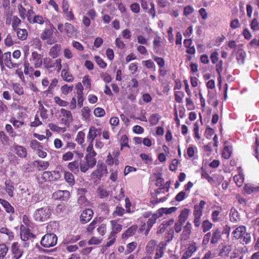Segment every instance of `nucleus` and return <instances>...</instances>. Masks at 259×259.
<instances>
[{
    "label": "nucleus",
    "instance_id": "obj_1",
    "mask_svg": "<svg viewBox=\"0 0 259 259\" xmlns=\"http://www.w3.org/2000/svg\"><path fill=\"white\" fill-rule=\"evenodd\" d=\"M233 239L238 240L242 244H247L251 241V235L247 232L246 227L241 225L232 232Z\"/></svg>",
    "mask_w": 259,
    "mask_h": 259
},
{
    "label": "nucleus",
    "instance_id": "obj_2",
    "mask_svg": "<svg viewBox=\"0 0 259 259\" xmlns=\"http://www.w3.org/2000/svg\"><path fill=\"white\" fill-rule=\"evenodd\" d=\"M43 65L49 73H52L54 71L59 72L62 68V60L61 58L53 60L52 58L46 57L44 59Z\"/></svg>",
    "mask_w": 259,
    "mask_h": 259
},
{
    "label": "nucleus",
    "instance_id": "obj_3",
    "mask_svg": "<svg viewBox=\"0 0 259 259\" xmlns=\"http://www.w3.org/2000/svg\"><path fill=\"white\" fill-rule=\"evenodd\" d=\"M221 230L217 228L212 231V234L210 232H208L204 235L202 243L203 245H206L210 242L212 244H216L221 239Z\"/></svg>",
    "mask_w": 259,
    "mask_h": 259
},
{
    "label": "nucleus",
    "instance_id": "obj_4",
    "mask_svg": "<svg viewBox=\"0 0 259 259\" xmlns=\"http://www.w3.org/2000/svg\"><path fill=\"white\" fill-rule=\"evenodd\" d=\"M206 202L204 200H201L199 203L194 205L193 211L194 216L193 223L195 227L199 228L201 225V217L203 215V211Z\"/></svg>",
    "mask_w": 259,
    "mask_h": 259
},
{
    "label": "nucleus",
    "instance_id": "obj_5",
    "mask_svg": "<svg viewBox=\"0 0 259 259\" xmlns=\"http://www.w3.org/2000/svg\"><path fill=\"white\" fill-rule=\"evenodd\" d=\"M51 214V207L49 206H46L37 209L33 214V218L36 221L43 222L49 219Z\"/></svg>",
    "mask_w": 259,
    "mask_h": 259
},
{
    "label": "nucleus",
    "instance_id": "obj_6",
    "mask_svg": "<svg viewBox=\"0 0 259 259\" xmlns=\"http://www.w3.org/2000/svg\"><path fill=\"white\" fill-rule=\"evenodd\" d=\"M57 27L60 33L66 35L69 38L76 37L77 35V29L71 23L68 22L64 24L59 23Z\"/></svg>",
    "mask_w": 259,
    "mask_h": 259
},
{
    "label": "nucleus",
    "instance_id": "obj_7",
    "mask_svg": "<svg viewBox=\"0 0 259 259\" xmlns=\"http://www.w3.org/2000/svg\"><path fill=\"white\" fill-rule=\"evenodd\" d=\"M108 173L106 165L103 162H98L96 169L91 174V179L94 183L99 181L105 174Z\"/></svg>",
    "mask_w": 259,
    "mask_h": 259
},
{
    "label": "nucleus",
    "instance_id": "obj_8",
    "mask_svg": "<svg viewBox=\"0 0 259 259\" xmlns=\"http://www.w3.org/2000/svg\"><path fill=\"white\" fill-rule=\"evenodd\" d=\"M58 237L54 233H47L41 239L40 245L45 248H50L55 246L57 243Z\"/></svg>",
    "mask_w": 259,
    "mask_h": 259
},
{
    "label": "nucleus",
    "instance_id": "obj_9",
    "mask_svg": "<svg viewBox=\"0 0 259 259\" xmlns=\"http://www.w3.org/2000/svg\"><path fill=\"white\" fill-rule=\"evenodd\" d=\"M0 60V66L2 69L4 68L5 65L8 68L12 69L18 68L20 63H13L11 60V54L10 52L5 53Z\"/></svg>",
    "mask_w": 259,
    "mask_h": 259
},
{
    "label": "nucleus",
    "instance_id": "obj_10",
    "mask_svg": "<svg viewBox=\"0 0 259 259\" xmlns=\"http://www.w3.org/2000/svg\"><path fill=\"white\" fill-rule=\"evenodd\" d=\"M102 133L101 128H97L95 126L90 127L87 135V141L89 142L88 147H93V142L98 136H100Z\"/></svg>",
    "mask_w": 259,
    "mask_h": 259
},
{
    "label": "nucleus",
    "instance_id": "obj_11",
    "mask_svg": "<svg viewBox=\"0 0 259 259\" xmlns=\"http://www.w3.org/2000/svg\"><path fill=\"white\" fill-rule=\"evenodd\" d=\"M198 246L195 242H192L186 247L181 259H189L197 250Z\"/></svg>",
    "mask_w": 259,
    "mask_h": 259
},
{
    "label": "nucleus",
    "instance_id": "obj_12",
    "mask_svg": "<svg viewBox=\"0 0 259 259\" xmlns=\"http://www.w3.org/2000/svg\"><path fill=\"white\" fill-rule=\"evenodd\" d=\"M87 153L85 156V159L90 166L93 168L96 165L97 163L95 158L97 153L94 150V147L90 148L89 147H87Z\"/></svg>",
    "mask_w": 259,
    "mask_h": 259
},
{
    "label": "nucleus",
    "instance_id": "obj_13",
    "mask_svg": "<svg viewBox=\"0 0 259 259\" xmlns=\"http://www.w3.org/2000/svg\"><path fill=\"white\" fill-rule=\"evenodd\" d=\"M61 173L58 170L45 171L41 176V178L45 181H54L60 179Z\"/></svg>",
    "mask_w": 259,
    "mask_h": 259
},
{
    "label": "nucleus",
    "instance_id": "obj_14",
    "mask_svg": "<svg viewBox=\"0 0 259 259\" xmlns=\"http://www.w3.org/2000/svg\"><path fill=\"white\" fill-rule=\"evenodd\" d=\"M60 113L61 123L68 127L70 125V123L73 120V117L71 111L62 108L60 110Z\"/></svg>",
    "mask_w": 259,
    "mask_h": 259
},
{
    "label": "nucleus",
    "instance_id": "obj_15",
    "mask_svg": "<svg viewBox=\"0 0 259 259\" xmlns=\"http://www.w3.org/2000/svg\"><path fill=\"white\" fill-rule=\"evenodd\" d=\"M12 150L20 158H25L27 156V149L23 146L14 143L12 147Z\"/></svg>",
    "mask_w": 259,
    "mask_h": 259
},
{
    "label": "nucleus",
    "instance_id": "obj_16",
    "mask_svg": "<svg viewBox=\"0 0 259 259\" xmlns=\"http://www.w3.org/2000/svg\"><path fill=\"white\" fill-rule=\"evenodd\" d=\"M11 251L13 258L14 259L20 258L24 252L21 245L17 242H15L12 243Z\"/></svg>",
    "mask_w": 259,
    "mask_h": 259
},
{
    "label": "nucleus",
    "instance_id": "obj_17",
    "mask_svg": "<svg viewBox=\"0 0 259 259\" xmlns=\"http://www.w3.org/2000/svg\"><path fill=\"white\" fill-rule=\"evenodd\" d=\"M43 61L42 55L38 54L36 51L31 53L30 61L33 64L35 68L41 67L42 65Z\"/></svg>",
    "mask_w": 259,
    "mask_h": 259
},
{
    "label": "nucleus",
    "instance_id": "obj_18",
    "mask_svg": "<svg viewBox=\"0 0 259 259\" xmlns=\"http://www.w3.org/2000/svg\"><path fill=\"white\" fill-rule=\"evenodd\" d=\"M94 212L92 209L88 208L83 210L79 217V221L81 224L88 223L93 218Z\"/></svg>",
    "mask_w": 259,
    "mask_h": 259
},
{
    "label": "nucleus",
    "instance_id": "obj_19",
    "mask_svg": "<svg viewBox=\"0 0 259 259\" xmlns=\"http://www.w3.org/2000/svg\"><path fill=\"white\" fill-rule=\"evenodd\" d=\"M212 208H215L213 210L211 214V219L213 223H217L222 221L221 212L223 208L221 206H213Z\"/></svg>",
    "mask_w": 259,
    "mask_h": 259
},
{
    "label": "nucleus",
    "instance_id": "obj_20",
    "mask_svg": "<svg viewBox=\"0 0 259 259\" xmlns=\"http://www.w3.org/2000/svg\"><path fill=\"white\" fill-rule=\"evenodd\" d=\"M70 195V192L67 190H58L53 193V197L55 200L65 201L69 198Z\"/></svg>",
    "mask_w": 259,
    "mask_h": 259
},
{
    "label": "nucleus",
    "instance_id": "obj_21",
    "mask_svg": "<svg viewBox=\"0 0 259 259\" xmlns=\"http://www.w3.org/2000/svg\"><path fill=\"white\" fill-rule=\"evenodd\" d=\"M192 233V225L190 222H187L186 225L183 227V230L181 235L182 240H188Z\"/></svg>",
    "mask_w": 259,
    "mask_h": 259
},
{
    "label": "nucleus",
    "instance_id": "obj_22",
    "mask_svg": "<svg viewBox=\"0 0 259 259\" xmlns=\"http://www.w3.org/2000/svg\"><path fill=\"white\" fill-rule=\"evenodd\" d=\"M160 217V216H159V213L157 212L156 213L152 214L151 216L149 218L146 223V229L145 233L147 234L148 233L153 225L156 223L157 219Z\"/></svg>",
    "mask_w": 259,
    "mask_h": 259
},
{
    "label": "nucleus",
    "instance_id": "obj_23",
    "mask_svg": "<svg viewBox=\"0 0 259 259\" xmlns=\"http://www.w3.org/2000/svg\"><path fill=\"white\" fill-rule=\"evenodd\" d=\"M138 227L137 225H134L130 227L122 234L123 239H127L128 238L133 236L136 233Z\"/></svg>",
    "mask_w": 259,
    "mask_h": 259
},
{
    "label": "nucleus",
    "instance_id": "obj_24",
    "mask_svg": "<svg viewBox=\"0 0 259 259\" xmlns=\"http://www.w3.org/2000/svg\"><path fill=\"white\" fill-rule=\"evenodd\" d=\"M229 218L230 221L233 223H237L241 220L240 214L235 207L230 209Z\"/></svg>",
    "mask_w": 259,
    "mask_h": 259
},
{
    "label": "nucleus",
    "instance_id": "obj_25",
    "mask_svg": "<svg viewBox=\"0 0 259 259\" xmlns=\"http://www.w3.org/2000/svg\"><path fill=\"white\" fill-rule=\"evenodd\" d=\"M159 246L157 244V241L155 240H151L147 243L145 251L147 254L150 255L154 253L157 247Z\"/></svg>",
    "mask_w": 259,
    "mask_h": 259
},
{
    "label": "nucleus",
    "instance_id": "obj_26",
    "mask_svg": "<svg viewBox=\"0 0 259 259\" xmlns=\"http://www.w3.org/2000/svg\"><path fill=\"white\" fill-rule=\"evenodd\" d=\"M120 219L113 220L110 221L111 232L116 234L120 232L122 229V226L119 222Z\"/></svg>",
    "mask_w": 259,
    "mask_h": 259
},
{
    "label": "nucleus",
    "instance_id": "obj_27",
    "mask_svg": "<svg viewBox=\"0 0 259 259\" xmlns=\"http://www.w3.org/2000/svg\"><path fill=\"white\" fill-rule=\"evenodd\" d=\"M61 50L62 46L60 44H55L50 49L49 55L53 58H56L60 55Z\"/></svg>",
    "mask_w": 259,
    "mask_h": 259
},
{
    "label": "nucleus",
    "instance_id": "obj_28",
    "mask_svg": "<svg viewBox=\"0 0 259 259\" xmlns=\"http://www.w3.org/2000/svg\"><path fill=\"white\" fill-rule=\"evenodd\" d=\"M14 189L13 183L11 180H6L5 182V190L11 198L14 197Z\"/></svg>",
    "mask_w": 259,
    "mask_h": 259
},
{
    "label": "nucleus",
    "instance_id": "obj_29",
    "mask_svg": "<svg viewBox=\"0 0 259 259\" xmlns=\"http://www.w3.org/2000/svg\"><path fill=\"white\" fill-rule=\"evenodd\" d=\"M20 230L21 238L23 241H27L32 235V233H30V229L25 227L23 225L21 226Z\"/></svg>",
    "mask_w": 259,
    "mask_h": 259
},
{
    "label": "nucleus",
    "instance_id": "obj_30",
    "mask_svg": "<svg viewBox=\"0 0 259 259\" xmlns=\"http://www.w3.org/2000/svg\"><path fill=\"white\" fill-rule=\"evenodd\" d=\"M33 165L38 170L40 171L47 169L50 165V163L48 161L37 160L34 161Z\"/></svg>",
    "mask_w": 259,
    "mask_h": 259
},
{
    "label": "nucleus",
    "instance_id": "obj_31",
    "mask_svg": "<svg viewBox=\"0 0 259 259\" xmlns=\"http://www.w3.org/2000/svg\"><path fill=\"white\" fill-rule=\"evenodd\" d=\"M61 75L62 79L66 82H71L74 80V77L69 72L68 68L62 70Z\"/></svg>",
    "mask_w": 259,
    "mask_h": 259
},
{
    "label": "nucleus",
    "instance_id": "obj_32",
    "mask_svg": "<svg viewBox=\"0 0 259 259\" xmlns=\"http://www.w3.org/2000/svg\"><path fill=\"white\" fill-rule=\"evenodd\" d=\"M56 211L58 214L63 217L68 213L69 207L64 204H59L56 206Z\"/></svg>",
    "mask_w": 259,
    "mask_h": 259
},
{
    "label": "nucleus",
    "instance_id": "obj_33",
    "mask_svg": "<svg viewBox=\"0 0 259 259\" xmlns=\"http://www.w3.org/2000/svg\"><path fill=\"white\" fill-rule=\"evenodd\" d=\"M79 160H75L72 162H70L67 164V168L71 172L76 174L79 171Z\"/></svg>",
    "mask_w": 259,
    "mask_h": 259
},
{
    "label": "nucleus",
    "instance_id": "obj_34",
    "mask_svg": "<svg viewBox=\"0 0 259 259\" xmlns=\"http://www.w3.org/2000/svg\"><path fill=\"white\" fill-rule=\"evenodd\" d=\"M64 177L66 182L68 183L69 185L73 186L75 184V181L74 177L72 174V172L69 171L64 170Z\"/></svg>",
    "mask_w": 259,
    "mask_h": 259
},
{
    "label": "nucleus",
    "instance_id": "obj_35",
    "mask_svg": "<svg viewBox=\"0 0 259 259\" xmlns=\"http://www.w3.org/2000/svg\"><path fill=\"white\" fill-rule=\"evenodd\" d=\"M0 204H1L4 207L7 212L12 213H14V208L8 201L0 198Z\"/></svg>",
    "mask_w": 259,
    "mask_h": 259
},
{
    "label": "nucleus",
    "instance_id": "obj_36",
    "mask_svg": "<svg viewBox=\"0 0 259 259\" xmlns=\"http://www.w3.org/2000/svg\"><path fill=\"white\" fill-rule=\"evenodd\" d=\"M9 121L10 123L13 124L15 129H18L24 125V122L23 120L17 119L14 116H11Z\"/></svg>",
    "mask_w": 259,
    "mask_h": 259
},
{
    "label": "nucleus",
    "instance_id": "obj_37",
    "mask_svg": "<svg viewBox=\"0 0 259 259\" xmlns=\"http://www.w3.org/2000/svg\"><path fill=\"white\" fill-rule=\"evenodd\" d=\"M189 213H190V210L189 209H188V208L183 209V210H181L180 214H179V215L178 217V221L184 224L185 222L188 219Z\"/></svg>",
    "mask_w": 259,
    "mask_h": 259
},
{
    "label": "nucleus",
    "instance_id": "obj_38",
    "mask_svg": "<svg viewBox=\"0 0 259 259\" xmlns=\"http://www.w3.org/2000/svg\"><path fill=\"white\" fill-rule=\"evenodd\" d=\"M97 218H95L90 224H89L85 229V232L88 235H93V232L97 227Z\"/></svg>",
    "mask_w": 259,
    "mask_h": 259
},
{
    "label": "nucleus",
    "instance_id": "obj_39",
    "mask_svg": "<svg viewBox=\"0 0 259 259\" xmlns=\"http://www.w3.org/2000/svg\"><path fill=\"white\" fill-rule=\"evenodd\" d=\"M58 83V79L57 78H54L51 80V83L49 84L48 89L44 92L46 94H52L53 93L54 88Z\"/></svg>",
    "mask_w": 259,
    "mask_h": 259
},
{
    "label": "nucleus",
    "instance_id": "obj_40",
    "mask_svg": "<svg viewBox=\"0 0 259 259\" xmlns=\"http://www.w3.org/2000/svg\"><path fill=\"white\" fill-rule=\"evenodd\" d=\"M245 52L242 49L238 50L236 55V59L237 60L238 64H243L245 62Z\"/></svg>",
    "mask_w": 259,
    "mask_h": 259
},
{
    "label": "nucleus",
    "instance_id": "obj_41",
    "mask_svg": "<svg viewBox=\"0 0 259 259\" xmlns=\"http://www.w3.org/2000/svg\"><path fill=\"white\" fill-rule=\"evenodd\" d=\"M85 133L83 131H79L77 133L75 141L82 147H84L85 146L84 143Z\"/></svg>",
    "mask_w": 259,
    "mask_h": 259
},
{
    "label": "nucleus",
    "instance_id": "obj_42",
    "mask_svg": "<svg viewBox=\"0 0 259 259\" xmlns=\"http://www.w3.org/2000/svg\"><path fill=\"white\" fill-rule=\"evenodd\" d=\"M201 224V229L203 233H207L213 227V224L208 220H204Z\"/></svg>",
    "mask_w": 259,
    "mask_h": 259
},
{
    "label": "nucleus",
    "instance_id": "obj_43",
    "mask_svg": "<svg viewBox=\"0 0 259 259\" xmlns=\"http://www.w3.org/2000/svg\"><path fill=\"white\" fill-rule=\"evenodd\" d=\"M53 32L54 30L52 29H45L41 33L40 38L44 40L51 38Z\"/></svg>",
    "mask_w": 259,
    "mask_h": 259
},
{
    "label": "nucleus",
    "instance_id": "obj_44",
    "mask_svg": "<svg viewBox=\"0 0 259 259\" xmlns=\"http://www.w3.org/2000/svg\"><path fill=\"white\" fill-rule=\"evenodd\" d=\"M177 208L176 207L173 206L170 208H161L158 210V212L159 213V216L161 217L162 215L165 213L166 214H170L174 212H175L177 210Z\"/></svg>",
    "mask_w": 259,
    "mask_h": 259
},
{
    "label": "nucleus",
    "instance_id": "obj_45",
    "mask_svg": "<svg viewBox=\"0 0 259 259\" xmlns=\"http://www.w3.org/2000/svg\"><path fill=\"white\" fill-rule=\"evenodd\" d=\"M244 192L247 194H250L253 192L259 191V187H254L249 184H245L243 189Z\"/></svg>",
    "mask_w": 259,
    "mask_h": 259
},
{
    "label": "nucleus",
    "instance_id": "obj_46",
    "mask_svg": "<svg viewBox=\"0 0 259 259\" xmlns=\"http://www.w3.org/2000/svg\"><path fill=\"white\" fill-rule=\"evenodd\" d=\"M12 88L14 92L19 96H21L24 94V90L22 86L19 83H13L12 85Z\"/></svg>",
    "mask_w": 259,
    "mask_h": 259
},
{
    "label": "nucleus",
    "instance_id": "obj_47",
    "mask_svg": "<svg viewBox=\"0 0 259 259\" xmlns=\"http://www.w3.org/2000/svg\"><path fill=\"white\" fill-rule=\"evenodd\" d=\"M15 31L17 32V35L19 39L24 40L27 38L28 32L26 29L18 28Z\"/></svg>",
    "mask_w": 259,
    "mask_h": 259
},
{
    "label": "nucleus",
    "instance_id": "obj_48",
    "mask_svg": "<svg viewBox=\"0 0 259 259\" xmlns=\"http://www.w3.org/2000/svg\"><path fill=\"white\" fill-rule=\"evenodd\" d=\"M161 38L159 36H156L154 38L153 41V50L155 53H158V50L161 46Z\"/></svg>",
    "mask_w": 259,
    "mask_h": 259
},
{
    "label": "nucleus",
    "instance_id": "obj_49",
    "mask_svg": "<svg viewBox=\"0 0 259 259\" xmlns=\"http://www.w3.org/2000/svg\"><path fill=\"white\" fill-rule=\"evenodd\" d=\"M137 246V243L135 241L132 242L128 243L126 246V250L124 251V254L127 255L131 254L133 251L135 250Z\"/></svg>",
    "mask_w": 259,
    "mask_h": 259
},
{
    "label": "nucleus",
    "instance_id": "obj_50",
    "mask_svg": "<svg viewBox=\"0 0 259 259\" xmlns=\"http://www.w3.org/2000/svg\"><path fill=\"white\" fill-rule=\"evenodd\" d=\"M117 234L111 231L108 238L109 240L107 242L105 245L106 247H109L114 244L117 237Z\"/></svg>",
    "mask_w": 259,
    "mask_h": 259
},
{
    "label": "nucleus",
    "instance_id": "obj_51",
    "mask_svg": "<svg viewBox=\"0 0 259 259\" xmlns=\"http://www.w3.org/2000/svg\"><path fill=\"white\" fill-rule=\"evenodd\" d=\"M79 168L81 172L85 173L90 168H92L86 160H80L79 161Z\"/></svg>",
    "mask_w": 259,
    "mask_h": 259
},
{
    "label": "nucleus",
    "instance_id": "obj_52",
    "mask_svg": "<svg viewBox=\"0 0 259 259\" xmlns=\"http://www.w3.org/2000/svg\"><path fill=\"white\" fill-rule=\"evenodd\" d=\"M0 233L1 234H6L9 240L11 241L14 239V233L11 230L6 227H2L0 229Z\"/></svg>",
    "mask_w": 259,
    "mask_h": 259
},
{
    "label": "nucleus",
    "instance_id": "obj_53",
    "mask_svg": "<svg viewBox=\"0 0 259 259\" xmlns=\"http://www.w3.org/2000/svg\"><path fill=\"white\" fill-rule=\"evenodd\" d=\"M160 119V117L158 114H153L149 117V122L150 125H155L158 123Z\"/></svg>",
    "mask_w": 259,
    "mask_h": 259
},
{
    "label": "nucleus",
    "instance_id": "obj_54",
    "mask_svg": "<svg viewBox=\"0 0 259 259\" xmlns=\"http://www.w3.org/2000/svg\"><path fill=\"white\" fill-rule=\"evenodd\" d=\"M48 126L52 131L55 132L64 133L66 131V127H59L57 125L53 123H49Z\"/></svg>",
    "mask_w": 259,
    "mask_h": 259
},
{
    "label": "nucleus",
    "instance_id": "obj_55",
    "mask_svg": "<svg viewBox=\"0 0 259 259\" xmlns=\"http://www.w3.org/2000/svg\"><path fill=\"white\" fill-rule=\"evenodd\" d=\"M82 82L85 90L88 91L91 90V80L88 75L83 76Z\"/></svg>",
    "mask_w": 259,
    "mask_h": 259
},
{
    "label": "nucleus",
    "instance_id": "obj_56",
    "mask_svg": "<svg viewBox=\"0 0 259 259\" xmlns=\"http://www.w3.org/2000/svg\"><path fill=\"white\" fill-rule=\"evenodd\" d=\"M155 251L153 259H160L164 254V248L163 247H157Z\"/></svg>",
    "mask_w": 259,
    "mask_h": 259
},
{
    "label": "nucleus",
    "instance_id": "obj_57",
    "mask_svg": "<svg viewBox=\"0 0 259 259\" xmlns=\"http://www.w3.org/2000/svg\"><path fill=\"white\" fill-rule=\"evenodd\" d=\"M140 156L145 164H151L152 163L153 159L150 155L142 153L140 154Z\"/></svg>",
    "mask_w": 259,
    "mask_h": 259
},
{
    "label": "nucleus",
    "instance_id": "obj_58",
    "mask_svg": "<svg viewBox=\"0 0 259 259\" xmlns=\"http://www.w3.org/2000/svg\"><path fill=\"white\" fill-rule=\"evenodd\" d=\"M232 250L231 246L226 245L224 246L220 252V255L223 257L228 256Z\"/></svg>",
    "mask_w": 259,
    "mask_h": 259
},
{
    "label": "nucleus",
    "instance_id": "obj_59",
    "mask_svg": "<svg viewBox=\"0 0 259 259\" xmlns=\"http://www.w3.org/2000/svg\"><path fill=\"white\" fill-rule=\"evenodd\" d=\"M9 248L4 243L0 244V259H4L8 253Z\"/></svg>",
    "mask_w": 259,
    "mask_h": 259
},
{
    "label": "nucleus",
    "instance_id": "obj_60",
    "mask_svg": "<svg viewBox=\"0 0 259 259\" xmlns=\"http://www.w3.org/2000/svg\"><path fill=\"white\" fill-rule=\"evenodd\" d=\"M21 23V20L17 16H13L12 17V27L14 31L18 29L19 25Z\"/></svg>",
    "mask_w": 259,
    "mask_h": 259
},
{
    "label": "nucleus",
    "instance_id": "obj_61",
    "mask_svg": "<svg viewBox=\"0 0 259 259\" xmlns=\"http://www.w3.org/2000/svg\"><path fill=\"white\" fill-rule=\"evenodd\" d=\"M232 154V150L228 146H225L222 153V156L226 159H228L230 158Z\"/></svg>",
    "mask_w": 259,
    "mask_h": 259
},
{
    "label": "nucleus",
    "instance_id": "obj_62",
    "mask_svg": "<svg viewBox=\"0 0 259 259\" xmlns=\"http://www.w3.org/2000/svg\"><path fill=\"white\" fill-rule=\"evenodd\" d=\"M97 192L101 198H104L108 196L109 192L103 186H100L97 189Z\"/></svg>",
    "mask_w": 259,
    "mask_h": 259
},
{
    "label": "nucleus",
    "instance_id": "obj_63",
    "mask_svg": "<svg viewBox=\"0 0 259 259\" xmlns=\"http://www.w3.org/2000/svg\"><path fill=\"white\" fill-rule=\"evenodd\" d=\"M91 109L89 107H88V106L84 107L81 109V114H82V117L85 120H88V119H90V116H91Z\"/></svg>",
    "mask_w": 259,
    "mask_h": 259
},
{
    "label": "nucleus",
    "instance_id": "obj_64",
    "mask_svg": "<svg viewBox=\"0 0 259 259\" xmlns=\"http://www.w3.org/2000/svg\"><path fill=\"white\" fill-rule=\"evenodd\" d=\"M250 28L253 31H259V22L257 18H254L251 21Z\"/></svg>",
    "mask_w": 259,
    "mask_h": 259
}]
</instances>
